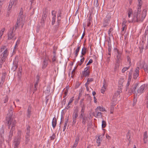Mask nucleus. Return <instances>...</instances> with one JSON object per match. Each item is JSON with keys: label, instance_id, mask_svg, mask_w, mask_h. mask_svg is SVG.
I'll return each mask as SVG.
<instances>
[{"label": "nucleus", "instance_id": "obj_1", "mask_svg": "<svg viewBox=\"0 0 148 148\" xmlns=\"http://www.w3.org/2000/svg\"><path fill=\"white\" fill-rule=\"evenodd\" d=\"M10 108L8 110V112L6 117V123L8 126V128H10L11 127L10 130L9 132L8 135V142L11 140L12 139L13 134L15 132V127L16 123V121L14 119L13 116V108L12 105H10Z\"/></svg>", "mask_w": 148, "mask_h": 148}, {"label": "nucleus", "instance_id": "obj_2", "mask_svg": "<svg viewBox=\"0 0 148 148\" xmlns=\"http://www.w3.org/2000/svg\"><path fill=\"white\" fill-rule=\"evenodd\" d=\"M147 10L144 9L141 14V9H137L133 13V20L134 22H142L143 21L147 14Z\"/></svg>", "mask_w": 148, "mask_h": 148}, {"label": "nucleus", "instance_id": "obj_3", "mask_svg": "<svg viewBox=\"0 0 148 148\" xmlns=\"http://www.w3.org/2000/svg\"><path fill=\"white\" fill-rule=\"evenodd\" d=\"M121 54V52L118 51V54H117L116 59V62L115 64V69H117L120 66V64L122 62Z\"/></svg>", "mask_w": 148, "mask_h": 148}, {"label": "nucleus", "instance_id": "obj_4", "mask_svg": "<svg viewBox=\"0 0 148 148\" xmlns=\"http://www.w3.org/2000/svg\"><path fill=\"white\" fill-rule=\"evenodd\" d=\"M8 50L6 49L3 52L2 54L0 55V58L1 59L0 60V63L2 65L3 63L5 61L7 57L8 56Z\"/></svg>", "mask_w": 148, "mask_h": 148}, {"label": "nucleus", "instance_id": "obj_5", "mask_svg": "<svg viewBox=\"0 0 148 148\" xmlns=\"http://www.w3.org/2000/svg\"><path fill=\"white\" fill-rule=\"evenodd\" d=\"M47 8H45V10L43 12V15L40 22L41 25L42 26H43L45 25V23L46 21V18L47 16Z\"/></svg>", "mask_w": 148, "mask_h": 148}, {"label": "nucleus", "instance_id": "obj_6", "mask_svg": "<svg viewBox=\"0 0 148 148\" xmlns=\"http://www.w3.org/2000/svg\"><path fill=\"white\" fill-rule=\"evenodd\" d=\"M138 83H136L133 84L128 90V93L129 95H130L132 93L136 92L135 90L138 86Z\"/></svg>", "mask_w": 148, "mask_h": 148}, {"label": "nucleus", "instance_id": "obj_7", "mask_svg": "<svg viewBox=\"0 0 148 148\" xmlns=\"http://www.w3.org/2000/svg\"><path fill=\"white\" fill-rule=\"evenodd\" d=\"M18 58L17 56L15 57L13 64V66L12 68V70L14 71L18 67Z\"/></svg>", "mask_w": 148, "mask_h": 148}, {"label": "nucleus", "instance_id": "obj_8", "mask_svg": "<svg viewBox=\"0 0 148 148\" xmlns=\"http://www.w3.org/2000/svg\"><path fill=\"white\" fill-rule=\"evenodd\" d=\"M21 137L18 136L15 137L14 140V147H18L20 143Z\"/></svg>", "mask_w": 148, "mask_h": 148}, {"label": "nucleus", "instance_id": "obj_9", "mask_svg": "<svg viewBox=\"0 0 148 148\" xmlns=\"http://www.w3.org/2000/svg\"><path fill=\"white\" fill-rule=\"evenodd\" d=\"M124 81V78H120L118 82V89L119 90H122L123 87V83Z\"/></svg>", "mask_w": 148, "mask_h": 148}, {"label": "nucleus", "instance_id": "obj_10", "mask_svg": "<svg viewBox=\"0 0 148 148\" xmlns=\"http://www.w3.org/2000/svg\"><path fill=\"white\" fill-rule=\"evenodd\" d=\"M14 28V27L12 29H10V31L8 33V39L10 40L12 39L14 36V34H13V31Z\"/></svg>", "mask_w": 148, "mask_h": 148}, {"label": "nucleus", "instance_id": "obj_11", "mask_svg": "<svg viewBox=\"0 0 148 148\" xmlns=\"http://www.w3.org/2000/svg\"><path fill=\"white\" fill-rule=\"evenodd\" d=\"M111 16L109 15H107L106 17V18L103 21V27H105L108 25L109 23L110 19Z\"/></svg>", "mask_w": 148, "mask_h": 148}, {"label": "nucleus", "instance_id": "obj_12", "mask_svg": "<svg viewBox=\"0 0 148 148\" xmlns=\"http://www.w3.org/2000/svg\"><path fill=\"white\" fill-rule=\"evenodd\" d=\"M145 87V84L142 85L138 89L137 92L138 94H141L144 91Z\"/></svg>", "mask_w": 148, "mask_h": 148}, {"label": "nucleus", "instance_id": "obj_13", "mask_svg": "<svg viewBox=\"0 0 148 148\" xmlns=\"http://www.w3.org/2000/svg\"><path fill=\"white\" fill-rule=\"evenodd\" d=\"M36 82L35 83L34 85V89H33V91H34L33 93H34V92H35L36 90L37 89L36 86H38V83L39 81V77L38 75L36 76Z\"/></svg>", "mask_w": 148, "mask_h": 148}, {"label": "nucleus", "instance_id": "obj_14", "mask_svg": "<svg viewBox=\"0 0 148 148\" xmlns=\"http://www.w3.org/2000/svg\"><path fill=\"white\" fill-rule=\"evenodd\" d=\"M80 137V135L79 134H78L76 136L75 140V142L74 144L73 145V147L72 148H75L76 146L78 144L79 140V137Z\"/></svg>", "mask_w": 148, "mask_h": 148}, {"label": "nucleus", "instance_id": "obj_15", "mask_svg": "<svg viewBox=\"0 0 148 148\" xmlns=\"http://www.w3.org/2000/svg\"><path fill=\"white\" fill-rule=\"evenodd\" d=\"M54 12L55 11L54 10H52L51 12L52 15L53 16L52 18V21L51 22L52 24V25H53L54 24L56 21V12H55V13H54L53 12Z\"/></svg>", "mask_w": 148, "mask_h": 148}, {"label": "nucleus", "instance_id": "obj_16", "mask_svg": "<svg viewBox=\"0 0 148 148\" xmlns=\"http://www.w3.org/2000/svg\"><path fill=\"white\" fill-rule=\"evenodd\" d=\"M78 110L77 107L75 109L74 111L73 114V118H76L78 116Z\"/></svg>", "mask_w": 148, "mask_h": 148}, {"label": "nucleus", "instance_id": "obj_17", "mask_svg": "<svg viewBox=\"0 0 148 148\" xmlns=\"http://www.w3.org/2000/svg\"><path fill=\"white\" fill-rule=\"evenodd\" d=\"M102 113L97 110H95V112H94V116L96 117H102Z\"/></svg>", "mask_w": 148, "mask_h": 148}, {"label": "nucleus", "instance_id": "obj_18", "mask_svg": "<svg viewBox=\"0 0 148 148\" xmlns=\"http://www.w3.org/2000/svg\"><path fill=\"white\" fill-rule=\"evenodd\" d=\"M32 110V106L31 105H29L28 106L27 110V116L28 118H30L31 116V113Z\"/></svg>", "mask_w": 148, "mask_h": 148}, {"label": "nucleus", "instance_id": "obj_19", "mask_svg": "<svg viewBox=\"0 0 148 148\" xmlns=\"http://www.w3.org/2000/svg\"><path fill=\"white\" fill-rule=\"evenodd\" d=\"M89 66H87L85 68L84 71L82 72V74H89L90 73V71L89 70Z\"/></svg>", "mask_w": 148, "mask_h": 148}, {"label": "nucleus", "instance_id": "obj_20", "mask_svg": "<svg viewBox=\"0 0 148 148\" xmlns=\"http://www.w3.org/2000/svg\"><path fill=\"white\" fill-rule=\"evenodd\" d=\"M48 60L45 59L43 62L42 68L43 69H45L47 66L48 64Z\"/></svg>", "mask_w": 148, "mask_h": 148}, {"label": "nucleus", "instance_id": "obj_21", "mask_svg": "<svg viewBox=\"0 0 148 148\" xmlns=\"http://www.w3.org/2000/svg\"><path fill=\"white\" fill-rule=\"evenodd\" d=\"M143 141L145 143H147V139L148 138V136L147 135V132L146 131L145 132L144 134L143 135Z\"/></svg>", "mask_w": 148, "mask_h": 148}, {"label": "nucleus", "instance_id": "obj_22", "mask_svg": "<svg viewBox=\"0 0 148 148\" xmlns=\"http://www.w3.org/2000/svg\"><path fill=\"white\" fill-rule=\"evenodd\" d=\"M57 123V120L56 119V118L55 117H54L53 119L52 122V125L53 128H54L55 127H56V126Z\"/></svg>", "mask_w": 148, "mask_h": 148}, {"label": "nucleus", "instance_id": "obj_23", "mask_svg": "<svg viewBox=\"0 0 148 148\" xmlns=\"http://www.w3.org/2000/svg\"><path fill=\"white\" fill-rule=\"evenodd\" d=\"M30 136V135H26L25 137V144L27 145L28 144V142L29 140V137Z\"/></svg>", "mask_w": 148, "mask_h": 148}, {"label": "nucleus", "instance_id": "obj_24", "mask_svg": "<svg viewBox=\"0 0 148 148\" xmlns=\"http://www.w3.org/2000/svg\"><path fill=\"white\" fill-rule=\"evenodd\" d=\"M80 46H79L77 47V49H76L75 51V58L77 57L78 54V53L79 51V50L80 49Z\"/></svg>", "mask_w": 148, "mask_h": 148}, {"label": "nucleus", "instance_id": "obj_25", "mask_svg": "<svg viewBox=\"0 0 148 148\" xmlns=\"http://www.w3.org/2000/svg\"><path fill=\"white\" fill-rule=\"evenodd\" d=\"M145 71L148 73V64H144L143 66Z\"/></svg>", "mask_w": 148, "mask_h": 148}, {"label": "nucleus", "instance_id": "obj_26", "mask_svg": "<svg viewBox=\"0 0 148 148\" xmlns=\"http://www.w3.org/2000/svg\"><path fill=\"white\" fill-rule=\"evenodd\" d=\"M4 141V138H0V148H2L4 145L3 142Z\"/></svg>", "mask_w": 148, "mask_h": 148}, {"label": "nucleus", "instance_id": "obj_27", "mask_svg": "<svg viewBox=\"0 0 148 148\" xmlns=\"http://www.w3.org/2000/svg\"><path fill=\"white\" fill-rule=\"evenodd\" d=\"M92 18L91 16H89L88 17V24L87 26L88 27H89L90 25V24H91V23L92 22Z\"/></svg>", "mask_w": 148, "mask_h": 148}, {"label": "nucleus", "instance_id": "obj_28", "mask_svg": "<svg viewBox=\"0 0 148 148\" xmlns=\"http://www.w3.org/2000/svg\"><path fill=\"white\" fill-rule=\"evenodd\" d=\"M95 110H97L98 111V110H99L100 111L102 112L105 111V109L103 107H101L100 106L97 107V108L95 109Z\"/></svg>", "mask_w": 148, "mask_h": 148}, {"label": "nucleus", "instance_id": "obj_29", "mask_svg": "<svg viewBox=\"0 0 148 148\" xmlns=\"http://www.w3.org/2000/svg\"><path fill=\"white\" fill-rule=\"evenodd\" d=\"M138 4L137 9H141L142 5V0H138Z\"/></svg>", "mask_w": 148, "mask_h": 148}, {"label": "nucleus", "instance_id": "obj_30", "mask_svg": "<svg viewBox=\"0 0 148 148\" xmlns=\"http://www.w3.org/2000/svg\"><path fill=\"white\" fill-rule=\"evenodd\" d=\"M58 71L59 72V73L60 74H65V69L64 68L60 69L59 70L58 69Z\"/></svg>", "mask_w": 148, "mask_h": 148}, {"label": "nucleus", "instance_id": "obj_31", "mask_svg": "<svg viewBox=\"0 0 148 148\" xmlns=\"http://www.w3.org/2000/svg\"><path fill=\"white\" fill-rule=\"evenodd\" d=\"M4 129L2 127L1 129V130H0V138H3V135L4 134Z\"/></svg>", "mask_w": 148, "mask_h": 148}, {"label": "nucleus", "instance_id": "obj_32", "mask_svg": "<svg viewBox=\"0 0 148 148\" xmlns=\"http://www.w3.org/2000/svg\"><path fill=\"white\" fill-rule=\"evenodd\" d=\"M87 49L85 47H84L82 49L81 52V54L82 55H85L86 53Z\"/></svg>", "mask_w": 148, "mask_h": 148}, {"label": "nucleus", "instance_id": "obj_33", "mask_svg": "<svg viewBox=\"0 0 148 148\" xmlns=\"http://www.w3.org/2000/svg\"><path fill=\"white\" fill-rule=\"evenodd\" d=\"M30 127L28 126L26 128V130H25V132L26 133V135H30Z\"/></svg>", "mask_w": 148, "mask_h": 148}, {"label": "nucleus", "instance_id": "obj_34", "mask_svg": "<svg viewBox=\"0 0 148 148\" xmlns=\"http://www.w3.org/2000/svg\"><path fill=\"white\" fill-rule=\"evenodd\" d=\"M87 119V117L86 116L82 118V123L83 125H85L86 123Z\"/></svg>", "mask_w": 148, "mask_h": 148}, {"label": "nucleus", "instance_id": "obj_35", "mask_svg": "<svg viewBox=\"0 0 148 148\" xmlns=\"http://www.w3.org/2000/svg\"><path fill=\"white\" fill-rule=\"evenodd\" d=\"M94 6L97 8L99 6L98 0H95L94 3Z\"/></svg>", "mask_w": 148, "mask_h": 148}, {"label": "nucleus", "instance_id": "obj_36", "mask_svg": "<svg viewBox=\"0 0 148 148\" xmlns=\"http://www.w3.org/2000/svg\"><path fill=\"white\" fill-rule=\"evenodd\" d=\"M130 66H129L128 67H124L122 70V72L123 73H125V72L129 69Z\"/></svg>", "mask_w": 148, "mask_h": 148}, {"label": "nucleus", "instance_id": "obj_37", "mask_svg": "<svg viewBox=\"0 0 148 148\" xmlns=\"http://www.w3.org/2000/svg\"><path fill=\"white\" fill-rule=\"evenodd\" d=\"M84 58H82L80 60V62H78L77 63V65L80 66L84 62Z\"/></svg>", "mask_w": 148, "mask_h": 148}, {"label": "nucleus", "instance_id": "obj_38", "mask_svg": "<svg viewBox=\"0 0 148 148\" xmlns=\"http://www.w3.org/2000/svg\"><path fill=\"white\" fill-rule=\"evenodd\" d=\"M122 90H117L116 92L114 94V96L115 97H117L119 95L120 93V92H121Z\"/></svg>", "mask_w": 148, "mask_h": 148}, {"label": "nucleus", "instance_id": "obj_39", "mask_svg": "<svg viewBox=\"0 0 148 148\" xmlns=\"http://www.w3.org/2000/svg\"><path fill=\"white\" fill-rule=\"evenodd\" d=\"M107 86L106 82L105 79H104L103 82V87L104 89H106V87Z\"/></svg>", "mask_w": 148, "mask_h": 148}, {"label": "nucleus", "instance_id": "obj_40", "mask_svg": "<svg viewBox=\"0 0 148 148\" xmlns=\"http://www.w3.org/2000/svg\"><path fill=\"white\" fill-rule=\"evenodd\" d=\"M22 17L20 15H18L16 22L20 23L21 21L22 20Z\"/></svg>", "mask_w": 148, "mask_h": 148}, {"label": "nucleus", "instance_id": "obj_41", "mask_svg": "<svg viewBox=\"0 0 148 148\" xmlns=\"http://www.w3.org/2000/svg\"><path fill=\"white\" fill-rule=\"evenodd\" d=\"M102 128H104L106 127V122L104 121L103 120L102 122Z\"/></svg>", "mask_w": 148, "mask_h": 148}, {"label": "nucleus", "instance_id": "obj_42", "mask_svg": "<svg viewBox=\"0 0 148 148\" xmlns=\"http://www.w3.org/2000/svg\"><path fill=\"white\" fill-rule=\"evenodd\" d=\"M100 137L101 136H99L98 137L97 141V143L99 144H100L101 142V139Z\"/></svg>", "mask_w": 148, "mask_h": 148}, {"label": "nucleus", "instance_id": "obj_43", "mask_svg": "<svg viewBox=\"0 0 148 148\" xmlns=\"http://www.w3.org/2000/svg\"><path fill=\"white\" fill-rule=\"evenodd\" d=\"M127 22V21L125 18L123 19V22L122 23V26H126V23Z\"/></svg>", "mask_w": 148, "mask_h": 148}, {"label": "nucleus", "instance_id": "obj_44", "mask_svg": "<svg viewBox=\"0 0 148 148\" xmlns=\"http://www.w3.org/2000/svg\"><path fill=\"white\" fill-rule=\"evenodd\" d=\"M114 105H112L110 106V113H112V111L114 110Z\"/></svg>", "mask_w": 148, "mask_h": 148}, {"label": "nucleus", "instance_id": "obj_45", "mask_svg": "<svg viewBox=\"0 0 148 148\" xmlns=\"http://www.w3.org/2000/svg\"><path fill=\"white\" fill-rule=\"evenodd\" d=\"M20 25V23H19L16 22V24L15 25V30H16L17 28L19 27V26Z\"/></svg>", "mask_w": 148, "mask_h": 148}, {"label": "nucleus", "instance_id": "obj_46", "mask_svg": "<svg viewBox=\"0 0 148 148\" xmlns=\"http://www.w3.org/2000/svg\"><path fill=\"white\" fill-rule=\"evenodd\" d=\"M127 61L129 63V66H131V59L129 56H127Z\"/></svg>", "mask_w": 148, "mask_h": 148}, {"label": "nucleus", "instance_id": "obj_47", "mask_svg": "<svg viewBox=\"0 0 148 148\" xmlns=\"http://www.w3.org/2000/svg\"><path fill=\"white\" fill-rule=\"evenodd\" d=\"M84 117H86V116L84 114V113H81V114L79 116V118H80V119H82V118Z\"/></svg>", "mask_w": 148, "mask_h": 148}, {"label": "nucleus", "instance_id": "obj_48", "mask_svg": "<svg viewBox=\"0 0 148 148\" xmlns=\"http://www.w3.org/2000/svg\"><path fill=\"white\" fill-rule=\"evenodd\" d=\"M74 100V97H73L72 98H71L68 102V105H69Z\"/></svg>", "mask_w": 148, "mask_h": 148}, {"label": "nucleus", "instance_id": "obj_49", "mask_svg": "<svg viewBox=\"0 0 148 148\" xmlns=\"http://www.w3.org/2000/svg\"><path fill=\"white\" fill-rule=\"evenodd\" d=\"M56 135L55 134H53L50 137V140H53L55 138Z\"/></svg>", "mask_w": 148, "mask_h": 148}, {"label": "nucleus", "instance_id": "obj_50", "mask_svg": "<svg viewBox=\"0 0 148 148\" xmlns=\"http://www.w3.org/2000/svg\"><path fill=\"white\" fill-rule=\"evenodd\" d=\"M6 46H3L1 49H0V52H1L4 50L6 48Z\"/></svg>", "mask_w": 148, "mask_h": 148}, {"label": "nucleus", "instance_id": "obj_51", "mask_svg": "<svg viewBox=\"0 0 148 148\" xmlns=\"http://www.w3.org/2000/svg\"><path fill=\"white\" fill-rule=\"evenodd\" d=\"M20 41V40L19 39H18L17 40L16 43V45L14 47V48H15L16 47H18V45H19V44Z\"/></svg>", "mask_w": 148, "mask_h": 148}, {"label": "nucleus", "instance_id": "obj_52", "mask_svg": "<svg viewBox=\"0 0 148 148\" xmlns=\"http://www.w3.org/2000/svg\"><path fill=\"white\" fill-rule=\"evenodd\" d=\"M139 67H136L135 70V72L136 73V74H139Z\"/></svg>", "mask_w": 148, "mask_h": 148}, {"label": "nucleus", "instance_id": "obj_53", "mask_svg": "<svg viewBox=\"0 0 148 148\" xmlns=\"http://www.w3.org/2000/svg\"><path fill=\"white\" fill-rule=\"evenodd\" d=\"M113 29L112 27H111L110 29L108 31V34L109 36H110V33L112 31H113Z\"/></svg>", "mask_w": 148, "mask_h": 148}, {"label": "nucleus", "instance_id": "obj_54", "mask_svg": "<svg viewBox=\"0 0 148 148\" xmlns=\"http://www.w3.org/2000/svg\"><path fill=\"white\" fill-rule=\"evenodd\" d=\"M87 95V100L90 101L91 100V97L88 94Z\"/></svg>", "mask_w": 148, "mask_h": 148}, {"label": "nucleus", "instance_id": "obj_55", "mask_svg": "<svg viewBox=\"0 0 148 148\" xmlns=\"http://www.w3.org/2000/svg\"><path fill=\"white\" fill-rule=\"evenodd\" d=\"M93 62V60L92 59H90L89 60V61L86 64V65H88L92 63Z\"/></svg>", "mask_w": 148, "mask_h": 148}, {"label": "nucleus", "instance_id": "obj_56", "mask_svg": "<svg viewBox=\"0 0 148 148\" xmlns=\"http://www.w3.org/2000/svg\"><path fill=\"white\" fill-rule=\"evenodd\" d=\"M130 84V82H127V84H126V91H127V90L128 89V88H129L128 86H129Z\"/></svg>", "mask_w": 148, "mask_h": 148}, {"label": "nucleus", "instance_id": "obj_57", "mask_svg": "<svg viewBox=\"0 0 148 148\" xmlns=\"http://www.w3.org/2000/svg\"><path fill=\"white\" fill-rule=\"evenodd\" d=\"M73 124L74 125L75 124L76 122V118H73Z\"/></svg>", "mask_w": 148, "mask_h": 148}, {"label": "nucleus", "instance_id": "obj_58", "mask_svg": "<svg viewBox=\"0 0 148 148\" xmlns=\"http://www.w3.org/2000/svg\"><path fill=\"white\" fill-rule=\"evenodd\" d=\"M23 9L22 8H21L20 10V12L19 13L18 15H20L21 16H22L23 15Z\"/></svg>", "mask_w": 148, "mask_h": 148}, {"label": "nucleus", "instance_id": "obj_59", "mask_svg": "<svg viewBox=\"0 0 148 148\" xmlns=\"http://www.w3.org/2000/svg\"><path fill=\"white\" fill-rule=\"evenodd\" d=\"M112 47L111 45H108V51H111Z\"/></svg>", "mask_w": 148, "mask_h": 148}, {"label": "nucleus", "instance_id": "obj_60", "mask_svg": "<svg viewBox=\"0 0 148 148\" xmlns=\"http://www.w3.org/2000/svg\"><path fill=\"white\" fill-rule=\"evenodd\" d=\"M80 106L82 108V109H83L84 110L85 109V106L84 103H83V104L80 105Z\"/></svg>", "mask_w": 148, "mask_h": 148}, {"label": "nucleus", "instance_id": "obj_61", "mask_svg": "<svg viewBox=\"0 0 148 148\" xmlns=\"http://www.w3.org/2000/svg\"><path fill=\"white\" fill-rule=\"evenodd\" d=\"M22 71V69L21 68H21H19V70L18 71V74H21V72Z\"/></svg>", "mask_w": 148, "mask_h": 148}, {"label": "nucleus", "instance_id": "obj_62", "mask_svg": "<svg viewBox=\"0 0 148 148\" xmlns=\"http://www.w3.org/2000/svg\"><path fill=\"white\" fill-rule=\"evenodd\" d=\"M62 14V13L61 12H60L59 13H58V14L57 15V18H60L61 17V14Z\"/></svg>", "mask_w": 148, "mask_h": 148}, {"label": "nucleus", "instance_id": "obj_63", "mask_svg": "<svg viewBox=\"0 0 148 148\" xmlns=\"http://www.w3.org/2000/svg\"><path fill=\"white\" fill-rule=\"evenodd\" d=\"M93 81V79L92 78H88L87 79V82H91Z\"/></svg>", "mask_w": 148, "mask_h": 148}, {"label": "nucleus", "instance_id": "obj_64", "mask_svg": "<svg viewBox=\"0 0 148 148\" xmlns=\"http://www.w3.org/2000/svg\"><path fill=\"white\" fill-rule=\"evenodd\" d=\"M148 34V36H147V38H148V39H147V40H148V29L145 31V35L146 36L147 34Z\"/></svg>", "mask_w": 148, "mask_h": 148}]
</instances>
